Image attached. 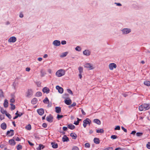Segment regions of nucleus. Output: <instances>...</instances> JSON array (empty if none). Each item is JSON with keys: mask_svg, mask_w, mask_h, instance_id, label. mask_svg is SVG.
Instances as JSON below:
<instances>
[{"mask_svg": "<svg viewBox=\"0 0 150 150\" xmlns=\"http://www.w3.org/2000/svg\"><path fill=\"white\" fill-rule=\"evenodd\" d=\"M81 111L82 113V114L83 115H86L85 112H84V110H83V109H81Z\"/></svg>", "mask_w": 150, "mask_h": 150, "instance_id": "nucleus-60", "label": "nucleus"}, {"mask_svg": "<svg viewBox=\"0 0 150 150\" xmlns=\"http://www.w3.org/2000/svg\"><path fill=\"white\" fill-rule=\"evenodd\" d=\"M37 112L40 115H42L44 113V110L42 108H40L37 109Z\"/></svg>", "mask_w": 150, "mask_h": 150, "instance_id": "nucleus-8", "label": "nucleus"}, {"mask_svg": "<svg viewBox=\"0 0 150 150\" xmlns=\"http://www.w3.org/2000/svg\"><path fill=\"white\" fill-rule=\"evenodd\" d=\"M50 91L49 89L47 87H45L42 89V91L44 93H49Z\"/></svg>", "mask_w": 150, "mask_h": 150, "instance_id": "nucleus-14", "label": "nucleus"}, {"mask_svg": "<svg viewBox=\"0 0 150 150\" xmlns=\"http://www.w3.org/2000/svg\"><path fill=\"white\" fill-rule=\"evenodd\" d=\"M48 71L50 74H51L52 72V70L50 69H48Z\"/></svg>", "mask_w": 150, "mask_h": 150, "instance_id": "nucleus-64", "label": "nucleus"}, {"mask_svg": "<svg viewBox=\"0 0 150 150\" xmlns=\"http://www.w3.org/2000/svg\"><path fill=\"white\" fill-rule=\"evenodd\" d=\"M146 147L149 149H150V142H148V144H146Z\"/></svg>", "mask_w": 150, "mask_h": 150, "instance_id": "nucleus-49", "label": "nucleus"}, {"mask_svg": "<svg viewBox=\"0 0 150 150\" xmlns=\"http://www.w3.org/2000/svg\"><path fill=\"white\" fill-rule=\"evenodd\" d=\"M85 146L86 147L89 148L90 147V145L89 143H86L85 144Z\"/></svg>", "mask_w": 150, "mask_h": 150, "instance_id": "nucleus-40", "label": "nucleus"}, {"mask_svg": "<svg viewBox=\"0 0 150 150\" xmlns=\"http://www.w3.org/2000/svg\"><path fill=\"white\" fill-rule=\"evenodd\" d=\"M120 127L119 126H117L115 128V130H120Z\"/></svg>", "mask_w": 150, "mask_h": 150, "instance_id": "nucleus-48", "label": "nucleus"}, {"mask_svg": "<svg viewBox=\"0 0 150 150\" xmlns=\"http://www.w3.org/2000/svg\"><path fill=\"white\" fill-rule=\"evenodd\" d=\"M25 128L28 130H31V125L29 124L27 126L25 127Z\"/></svg>", "mask_w": 150, "mask_h": 150, "instance_id": "nucleus-30", "label": "nucleus"}, {"mask_svg": "<svg viewBox=\"0 0 150 150\" xmlns=\"http://www.w3.org/2000/svg\"><path fill=\"white\" fill-rule=\"evenodd\" d=\"M62 140L63 142H68L69 140V138L66 135L63 136L62 138Z\"/></svg>", "mask_w": 150, "mask_h": 150, "instance_id": "nucleus-15", "label": "nucleus"}, {"mask_svg": "<svg viewBox=\"0 0 150 150\" xmlns=\"http://www.w3.org/2000/svg\"><path fill=\"white\" fill-rule=\"evenodd\" d=\"M93 121L94 122L98 125H100L101 124V122L98 119H95Z\"/></svg>", "mask_w": 150, "mask_h": 150, "instance_id": "nucleus-26", "label": "nucleus"}, {"mask_svg": "<svg viewBox=\"0 0 150 150\" xmlns=\"http://www.w3.org/2000/svg\"><path fill=\"white\" fill-rule=\"evenodd\" d=\"M150 106L149 104H144L139 106V109L140 111H145L149 110Z\"/></svg>", "mask_w": 150, "mask_h": 150, "instance_id": "nucleus-1", "label": "nucleus"}, {"mask_svg": "<svg viewBox=\"0 0 150 150\" xmlns=\"http://www.w3.org/2000/svg\"><path fill=\"white\" fill-rule=\"evenodd\" d=\"M8 103L7 102L5 101L4 103V107L5 108H6L8 106Z\"/></svg>", "mask_w": 150, "mask_h": 150, "instance_id": "nucleus-42", "label": "nucleus"}, {"mask_svg": "<svg viewBox=\"0 0 150 150\" xmlns=\"http://www.w3.org/2000/svg\"><path fill=\"white\" fill-rule=\"evenodd\" d=\"M122 129L125 132H127V130L125 129L124 127H122Z\"/></svg>", "mask_w": 150, "mask_h": 150, "instance_id": "nucleus-54", "label": "nucleus"}, {"mask_svg": "<svg viewBox=\"0 0 150 150\" xmlns=\"http://www.w3.org/2000/svg\"><path fill=\"white\" fill-rule=\"evenodd\" d=\"M142 133L137 132L136 133V135L138 137L141 136L142 135Z\"/></svg>", "mask_w": 150, "mask_h": 150, "instance_id": "nucleus-51", "label": "nucleus"}, {"mask_svg": "<svg viewBox=\"0 0 150 150\" xmlns=\"http://www.w3.org/2000/svg\"><path fill=\"white\" fill-rule=\"evenodd\" d=\"M76 104L75 103H73L72 104L69 106V108H71L72 107H74L76 105Z\"/></svg>", "mask_w": 150, "mask_h": 150, "instance_id": "nucleus-39", "label": "nucleus"}, {"mask_svg": "<svg viewBox=\"0 0 150 150\" xmlns=\"http://www.w3.org/2000/svg\"><path fill=\"white\" fill-rule=\"evenodd\" d=\"M56 88L57 90H58V91L59 93H62L63 92V88L60 87L59 86H56Z\"/></svg>", "mask_w": 150, "mask_h": 150, "instance_id": "nucleus-10", "label": "nucleus"}, {"mask_svg": "<svg viewBox=\"0 0 150 150\" xmlns=\"http://www.w3.org/2000/svg\"><path fill=\"white\" fill-rule=\"evenodd\" d=\"M109 67L110 70H112L114 68H116L117 65L115 63H112L109 64Z\"/></svg>", "mask_w": 150, "mask_h": 150, "instance_id": "nucleus-6", "label": "nucleus"}, {"mask_svg": "<svg viewBox=\"0 0 150 150\" xmlns=\"http://www.w3.org/2000/svg\"><path fill=\"white\" fill-rule=\"evenodd\" d=\"M53 117L51 115H50L46 118V120L47 121L50 122H52L53 121Z\"/></svg>", "mask_w": 150, "mask_h": 150, "instance_id": "nucleus-9", "label": "nucleus"}, {"mask_svg": "<svg viewBox=\"0 0 150 150\" xmlns=\"http://www.w3.org/2000/svg\"><path fill=\"white\" fill-rule=\"evenodd\" d=\"M83 54L86 56H89L90 54V52L88 50H86L83 52Z\"/></svg>", "mask_w": 150, "mask_h": 150, "instance_id": "nucleus-18", "label": "nucleus"}, {"mask_svg": "<svg viewBox=\"0 0 150 150\" xmlns=\"http://www.w3.org/2000/svg\"><path fill=\"white\" fill-rule=\"evenodd\" d=\"M51 144L52 145V147L53 148L56 149L58 147V144L57 143L52 142L51 143Z\"/></svg>", "mask_w": 150, "mask_h": 150, "instance_id": "nucleus-21", "label": "nucleus"}, {"mask_svg": "<svg viewBox=\"0 0 150 150\" xmlns=\"http://www.w3.org/2000/svg\"><path fill=\"white\" fill-rule=\"evenodd\" d=\"M144 84L147 86H150V81H145L144 82Z\"/></svg>", "mask_w": 150, "mask_h": 150, "instance_id": "nucleus-28", "label": "nucleus"}, {"mask_svg": "<svg viewBox=\"0 0 150 150\" xmlns=\"http://www.w3.org/2000/svg\"><path fill=\"white\" fill-rule=\"evenodd\" d=\"M16 40V38L14 36L10 37L8 40V42H14Z\"/></svg>", "mask_w": 150, "mask_h": 150, "instance_id": "nucleus-7", "label": "nucleus"}, {"mask_svg": "<svg viewBox=\"0 0 150 150\" xmlns=\"http://www.w3.org/2000/svg\"><path fill=\"white\" fill-rule=\"evenodd\" d=\"M131 30L130 29L128 28H124L122 30L123 33L124 34H127L131 32Z\"/></svg>", "mask_w": 150, "mask_h": 150, "instance_id": "nucleus-11", "label": "nucleus"}, {"mask_svg": "<svg viewBox=\"0 0 150 150\" xmlns=\"http://www.w3.org/2000/svg\"><path fill=\"white\" fill-rule=\"evenodd\" d=\"M14 131L13 130H10V131H8L6 133L7 135H9V136H12L14 135Z\"/></svg>", "mask_w": 150, "mask_h": 150, "instance_id": "nucleus-13", "label": "nucleus"}, {"mask_svg": "<svg viewBox=\"0 0 150 150\" xmlns=\"http://www.w3.org/2000/svg\"><path fill=\"white\" fill-rule=\"evenodd\" d=\"M11 105V110H14L15 109L16 107L15 105L12 104V103H11L10 104Z\"/></svg>", "mask_w": 150, "mask_h": 150, "instance_id": "nucleus-33", "label": "nucleus"}, {"mask_svg": "<svg viewBox=\"0 0 150 150\" xmlns=\"http://www.w3.org/2000/svg\"><path fill=\"white\" fill-rule=\"evenodd\" d=\"M78 69L79 73H82L83 72V68L82 67H79Z\"/></svg>", "mask_w": 150, "mask_h": 150, "instance_id": "nucleus-34", "label": "nucleus"}, {"mask_svg": "<svg viewBox=\"0 0 150 150\" xmlns=\"http://www.w3.org/2000/svg\"><path fill=\"white\" fill-rule=\"evenodd\" d=\"M79 121H77L76 122H74V124H75V125H79Z\"/></svg>", "mask_w": 150, "mask_h": 150, "instance_id": "nucleus-59", "label": "nucleus"}, {"mask_svg": "<svg viewBox=\"0 0 150 150\" xmlns=\"http://www.w3.org/2000/svg\"><path fill=\"white\" fill-rule=\"evenodd\" d=\"M67 91H68V92L69 93H70V94H71V95L73 94V93L72 91L71 90H70L69 89H67Z\"/></svg>", "mask_w": 150, "mask_h": 150, "instance_id": "nucleus-50", "label": "nucleus"}, {"mask_svg": "<svg viewBox=\"0 0 150 150\" xmlns=\"http://www.w3.org/2000/svg\"><path fill=\"white\" fill-rule=\"evenodd\" d=\"M113 148L112 147H109L108 148H106L104 149V150H112Z\"/></svg>", "mask_w": 150, "mask_h": 150, "instance_id": "nucleus-41", "label": "nucleus"}, {"mask_svg": "<svg viewBox=\"0 0 150 150\" xmlns=\"http://www.w3.org/2000/svg\"><path fill=\"white\" fill-rule=\"evenodd\" d=\"M64 102L65 104L67 105H69L71 103V101L70 99L69 100H66L64 101Z\"/></svg>", "mask_w": 150, "mask_h": 150, "instance_id": "nucleus-23", "label": "nucleus"}, {"mask_svg": "<svg viewBox=\"0 0 150 150\" xmlns=\"http://www.w3.org/2000/svg\"><path fill=\"white\" fill-rule=\"evenodd\" d=\"M68 127L71 129H73L75 128V126L72 124H70L67 125Z\"/></svg>", "mask_w": 150, "mask_h": 150, "instance_id": "nucleus-20", "label": "nucleus"}, {"mask_svg": "<svg viewBox=\"0 0 150 150\" xmlns=\"http://www.w3.org/2000/svg\"><path fill=\"white\" fill-rule=\"evenodd\" d=\"M0 97H4V93L2 90H0Z\"/></svg>", "mask_w": 150, "mask_h": 150, "instance_id": "nucleus-37", "label": "nucleus"}, {"mask_svg": "<svg viewBox=\"0 0 150 150\" xmlns=\"http://www.w3.org/2000/svg\"><path fill=\"white\" fill-rule=\"evenodd\" d=\"M44 146L41 144H40L39 146L38 147V149L41 150V149H43L44 148Z\"/></svg>", "mask_w": 150, "mask_h": 150, "instance_id": "nucleus-38", "label": "nucleus"}, {"mask_svg": "<svg viewBox=\"0 0 150 150\" xmlns=\"http://www.w3.org/2000/svg\"><path fill=\"white\" fill-rule=\"evenodd\" d=\"M136 133V132L135 131H133L131 133V134H132L133 135H135Z\"/></svg>", "mask_w": 150, "mask_h": 150, "instance_id": "nucleus-61", "label": "nucleus"}, {"mask_svg": "<svg viewBox=\"0 0 150 150\" xmlns=\"http://www.w3.org/2000/svg\"><path fill=\"white\" fill-rule=\"evenodd\" d=\"M117 137L115 135H112L111 137V138L112 139H115L117 138Z\"/></svg>", "mask_w": 150, "mask_h": 150, "instance_id": "nucleus-44", "label": "nucleus"}, {"mask_svg": "<svg viewBox=\"0 0 150 150\" xmlns=\"http://www.w3.org/2000/svg\"><path fill=\"white\" fill-rule=\"evenodd\" d=\"M84 67L88 70H91L93 69V67L90 63L86 64L84 65Z\"/></svg>", "mask_w": 150, "mask_h": 150, "instance_id": "nucleus-5", "label": "nucleus"}, {"mask_svg": "<svg viewBox=\"0 0 150 150\" xmlns=\"http://www.w3.org/2000/svg\"><path fill=\"white\" fill-rule=\"evenodd\" d=\"M14 139L16 141H19L20 140L18 137H15Z\"/></svg>", "mask_w": 150, "mask_h": 150, "instance_id": "nucleus-58", "label": "nucleus"}, {"mask_svg": "<svg viewBox=\"0 0 150 150\" xmlns=\"http://www.w3.org/2000/svg\"><path fill=\"white\" fill-rule=\"evenodd\" d=\"M123 95L125 97H126L128 96V94H127V93H125L123 94Z\"/></svg>", "mask_w": 150, "mask_h": 150, "instance_id": "nucleus-63", "label": "nucleus"}, {"mask_svg": "<svg viewBox=\"0 0 150 150\" xmlns=\"http://www.w3.org/2000/svg\"><path fill=\"white\" fill-rule=\"evenodd\" d=\"M83 127L84 128H85L86 127L87 125V124L90 125L91 123V121L89 118H86L85 120H84L83 121Z\"/></svg>", "mask_w": 150, "mask_h": 150, "instance_id": "nucleus-3", "label": "nucleus"}, {"mask_svg": "<svg viewBox=\"0 0 150 150\" xmlns=\"http://www.w3.org/2000/svg\"><path fill=\"white\" fill-rule=\"evenodd\" d=\"M61 44L63 45H65L66 44V41H62L61 42Z\"/></svg>", "mask_w": 150, "mask_h": 150, "instance_id": "nucleus-55", "label": "nucleus"}, {"mask_svg": "<svg viewBox=\"0 0 150 150\" xmlns=\"http://www.w3.org/2000/svg\"><path fill=\"white\" fill-rule=\"evenodd\" d=\"M5 115L6 116H7L9 118H11V115L8 113L7 112L6 113V114Z\"/></svg>", "mask_w": 150, "mask_h": 150, "instance_id": "nucleus-45", "label": "nucleus"}, {"mask_svg": "<svg viewBox=\"0 0 150 150\" xmlns=\"http://www.w3.org/2000/svg\"><path fill=\"white\" fill-rule=\"evenodd\" d=\"M63 129L64 131H66L67 129V127H63Z\"/></svg>", "mask_w": 150, "mask_h": 150, "instance_id": "nucleus-56", "label": "nucleus"}, {"mask_svg": "<svg viewBox=\"0 0 150 150\" xmlns=\"http://www.w3.org/2000/svg\"><path fill=\"white\" fill-rule=\"evenodd\" d=\"M43 102L45 103H47V102H49V100L46 97L43 100Z\"/></svg>", "mask_w": 150, "mask_h": 150, "instance_id": "nucleus-32", "label": "nucleus"}, {"mask_svg": "<svg viewBox=\"0 0 150 150\" xmlns=\"http://www.w3.org/2000/svg\"><path fill=\"white\" fill-rule=\"evenodd\" d=\"M75 50L76 51H80L81 50V48L79 46H77L76 47Z\"/></svg>", "mask_w": 150, "mask_h": 150, "instance_id": "nucleus-43", "label": "nucleus"}, {"mask_svg": "<svg viewBox=\"0 0 150 150\" xmlns=\"http://www.w3.org/2000/svg\"><path fill=\"white\" fill-rule=\"evenodd\" d=\"M53 44L55 46H59L60 45V42L58 40H55L53 42Z\"/></svg>", "mask_w": 150, "mask_h": 150, "instance_id": "nucleus-12", "label": "nucleus"}, {"mask_svg": "<svg viewBox=\"0 0 150 150\" xmlns=\"http://www.w3.org/2000/svg\"><path fill=\"white\" fill-rule=\"evenodd\" d=\"M70 136L72 137V138L74 139H76L77 137L76 134L74 133H71L70 134Z\"/></svg>", "mask_w": 150, "mask_h": 150, "instance_id": "nucleus-25", "label": "nucleus"}, {"mask_svg": "<svg viewBox=\"0 0 150 150\" xmlns=\"http://www.w3.org/2000/svg\"><path fill=\"white\" fill-rule=\"evenodd\" d=\"M63 117V115H60L58 114L57 115V118L58 119H59Z\"/></svg>", "mask_w": 150, "mask_h": 150, "instance_id": "nucleus-46", "label": "nucleus"}, {"mask_svg": "<svg viewBox=\"0 0 150 150\" xmlns=\"http://www.w3.org/2000/svg\"><path fill=\"white\" fill-rule=\"evenodd\" d=\"M1 127L2 129L5 130L6 128V125L5 123H3L1 124Z\"/></svg>", "mask_w": 150, "mask_h": 150, "instance_id": "nucleus-19", "label": "nucleus"}, {"mask_svg": "<svg viewBox=\"0 0 150 150\" xmlns=\"http://www.w3.org/2000/svg\"><path fill=\"white\" fill-rule=\"evenodd\" d=\"M28 142L29 144H30V146H33L34 145V144L30 142L28 140Z\"/></svg>", "mask_w": 150, "mask_h": 150, "instance_id": "nucleus-57", "label": "nucleus"}, {"mask_svg": "<svg viewBox=\"0 0 150 150\" xmlns=\"http://www.w3.org/2000/svg\"><path fill=\"white\" fill-rule=\"evenodd\" d=\"M30 70V68L29 67H27L26 68V71H29Z\"/></svg>", "mask_w": 150, "mask_h": 150, "instance_id": "nucleus-62", "label": "nucleus"}, {"mask_svg": "<svg viewBox=\"0 0 150 150\" xmlns=\"http://www.w3.org/2000/svg\"><path fill=\"white\" fill-rule=\"evenodd\" d=\"M72 150H79V148L77 146H74Z\"/></svg>", "mask_w": 150, "mask_h": 150, "instance_id": "nucleus-47", "label": "nucleus"}, {"mask_svg": "<svg viewBox=\"0 0 150 150\" xmlns=\"http://www.w3.org/2000/svg\"><path fill=\"white\" fill-rule=\"evenodd\" d=\"M96 132L97 133H102L104 132V130L102 129H99L96 130Z\"/></svg>", "mask_w": 150, "mask_h": 150, "instance_id": "nucleus-27", "label": "nucleus"}, {"mask_svg": "<svg viewBox=\"0 0 150 150\" xmlns=\"http://www.w3.org/2000/svg\"><path fill=\"white\" fill-rule=\"evenodd\" d=\"M9 144L12 145L14 146L16 144V142L13 139H10L9 141Z\"/></svg>", "mask_w": 150, "mask_h": 150, "instance_id": "nucleus-17", "label": "nucleus"}, {"mask_svg": "<svg viewBox=\"0 0 150 150\" xmlns=\"http://www.w3.org/2000/svg\"><path fill=\"white\" fill-rule=\"evenodd\" d=\"M38 101L37 99L36 98H33L31 100V103L33 104H36Z\"/></svg>", "mask_w": 150, "mask_h": 150, "instance_id": "nucleus-24", "label": "nucleus"}, {"mask_svg": "<svg viewBox=\"0 0 150 150\" xmlns=\"http://www.w3.org/2000/svg\"><path fill=\"white\" fill-rule=\"evenodd\" d=\"M1 113L3 114H6V113H7L6 111V110H4V109L2 108H1Z\"/></svg>", "mask_w": 150, "mask_h": 150, "instance_id": "nucleus-36", "label": "nucleus"}, {"mask_svg": "<svg viewBox=\"0 0 150 150\" xmlns=\"http://www.w3.org/2000/svg\"><path fill=\"white\" fill-rule=\"evenodd\" d=\"M47 125L45 123H43L42 124V126L44 128H46V127H47Z\"/></svg>", "mask_w": 150, "mask_h": 150, "instance_id": "nucleus-53", "label": "nucleus"}, {"mask_svg": "<svg viewBox=\"0 0 150 150\" xmlns=\"http://www.w3.org/2000/svg\"><path fill=\"white\" fill-rule=\"evenodd\" d=\"M65 73V70L61 69L57 71L55 75L58 77H60L64 75Z\"/></svg>", "mask_w": 150, "mask_h": 150, "instance_id": "nucleus-2", "label": "nucleus"}, {"mask_svg": "<svg viewBox=\"0 0 150 150\" xmlns=\"http://www.w3.org/2000/svg\"><path fill=\"white\" fill-rule=\"evenodd\" d=\"M42 93L40 92H38L36 93L35 94V96H38V97L40 96H42Z\"/></svg>", "mask_w": 150, "mask_h": 150, "instance_id": "nucleus-29", "label": "nucleus"}, {"mask_svg": "<svg viewBox=\"0 0 150 150\" xmlns=\"http://www.w3.org/2000/svg\"><path fill=\"white\" fill-rule=\"evenodd\" d=\"M94 142L95 143L98 144H99L100 143V140L99 139L97 138H95L94 139Z\"/></svg>", "mask_w": 150, "mask_h": 150, "instance_id": "nucleus-22", "label": "nucleus"}, {"mask_svg": "<svg viewBox=\"0 0 150 150\" xmlns=\"http://www.w3.org/2000/svg\"><path fill=\"white\" fill-rule=\"evenodd\" d=\"M22 146L20 144L16 146V149L18 150H21L22 149Z\"/></svg>", "mask_w": 150, "mask_h": 150, "instance_id": "nucleus-35", "label": "nucleus"}, {"mask_svg": "<svg viewBox=\"0 0 150 150\" xmlns=\"http://www.w3.org/2000/svg\"><path fill=\"white\" fill-rule=\"evenodd\" d=\"M55 109V112L57 113H59L61 112V108L60 107H56Z\"/></svg>", "mask_w": 150, "mask_h": 150, "instance_id": "nucleus-16", "label": "nucleus"}, {"mask_svg": "<svg viewBox=\"0 0 150 150\" xmlns=\"http://www.w3.org/2000/svg\"><path fill=\"white\" fill-rule=\"evenodd\" d=\"M33 93V91L31 89H28L26 93V96L27 97H31Z\"/></svg>", "mask_w": 150, "mask_h": 150, "instance_id": "nucleus-4", "label": "nucleus"}, {"mask_svg": "<svg viewBox=\"0 0 150 150\" xmlns=\"http://www.w3.org/2000/svg\"><path fill=\"white\" fill-rule=\"evenodd\" d=\"M15 102V99L13 98H12L10 100V102L11 103H13Z\"/></svg>", "mask_w": 150, "mask_h": 150, "instance_id": "nucleus-52", "label": "nucleus"}, {"mask_svg": "<svg viewBox=\"0 0 150 150\" xmlns=\"http://www.w3.org/2000/svg\"><path fill=\"white\" fill-rule=\"evenodd\" d=\"M67 52H64L62 53L60 56V57H64L66 56L67 54Z\"/></svg>", "mask_w": 150, "mask_h": 150, "instance_id": "nucleus-31", "label": "nucleus"}]
</instances>
